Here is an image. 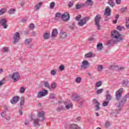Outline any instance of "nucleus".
Returning <instances> with one entry per match:
<instances>
[{
	"mask_svg": "<svg viewBox=\"0 0 129 129\" xmlns=\"http://www.w3.org/2000/svg\"><path fill=\"white\" fill-rule=\"evenodd\" d=\"M5 118L6 119V120H10L11 119V116H6L5 117Z\"/></svg>",
	"mask_w": 129,
	"mask_h": 129,
	"instance_id": "58",
	"label": "nucleus"
},
{
	"mask_svg": "<svg viewBox=\"0 0 129 129\" xmlns=\"http://www.w3.org/2000/svg\"><path fill=\"white\" fill-rule=\"evenodd\" d=\"M55 2H52L50 3V10H53V9H54V8H55Z\"/></svg>",
	"mask_w": 129,
	"mask_h": 129,
	"instance_id": "37",
	"label": "nucleus"
},
{
	"mask_svg": "<svg viewBox=\"0 0 129 129\" xmlns=\"http://www.w3.org/2000/svg\"><path fill=\"white\" fill-rule=\"evenodd\" d=\"M81 117L78 116L76 117V121H79V120H81Z\"/></svg>",
	"mask_w": 129,
	"mask_h": 129,
	"instance_id": "59",
	"label": "nucleus"
},
{
	"mask_svg": "<svg viewBox=\"0 0 129 129\" xmlns=\"http://www.w3.org/2000/svg\"><path fill=\"white\" fill-rule=\"evenodd\" d=\"M76 82L77 83H80V82H81V77H79L76 78Z\"/></svg>",
	"mask_w": 129,
	"mask_h": 129,
	"instance_id": "42",
	"label": "nucleus"
},
{
	"mask_svg": "<svg viewBox=\"0 0 129 129\" xmlns=\"http://www.w3.org/2000/svg\"><path fill=\"white\" fill-rule=\"evenodd\" d=\"M44 86L45 87H47V88H49V83L48 82H45Z\"/></svg>",
	"mask_w": 129,
	"mask_h": 129,
	"instance_id": "56",
	"label": "nucleus"
},
{
	"mask_svg": "<svg viewBox=\"0 0 129 129\" xmlns=\"http://www.w3.org/2000/svg\"><path fill=\"white\" fill-rule=\"evenodd\" d=\"M64 104L65 105V108L67 110L70 109V108H72V107H73V105L72 103L64 102Z\"/></svg>",
	"mask_w": 129,
	"mask_h": 129,
	"instance_id": "18",
	"label": "nucleus"
},
{
	"mask_svg": "<svg viewBox=\"0 0 129 129\" xmlns=\"http://www.w3.org/2000/svg\"><path fill=\"white\" fill-rule=\"evenodd\" d=\"M1 116L2 117H3L5 118V117L7 116V112L4 111L1 113Z\"/></svg>",
	"mask_w": 129,
	"mask_h": 129,
	"instance_id": "41",
	"label": "nucleus"
},
{
	"mask_svg": "<svg viewBox=\"0 0 129 129\" xmlns=\"http://www.w3.org/2000/svg\"><path fill=\"white\" fill-rule=\"evenodd\" d=\"M93 102L95 104H96V108L95 109V110H96L97 111H98L100 110V107H99V105H100V104L99 103L98 101L96 99H94L93 100Z\"/></svg>",
	"mask_w": 129,
	"mask_h": 129,
	"instance_id": "14",
	"label": "nucleus"
},
{
	"mask_svg": "<svg viewBox=\"0 0 129 129\" xmlns=\"http://www.w3.org/2000/svg\"><path fill=\"white\" fill-rule=\"evenodd\" d=\"M32 41H33L32 38H29L25 40L24 43L25 44V45H29V44H31V43H32Z\"/></svg>",
	"mask_w": 129,
	"mask_h": 129,
	"instance_id": "27",
	"label": "nucleus"
},
{
	"mask_svg": "<svg viewBox=\"0 0 129 129\" xmlns=\"http://www.w3.org/2000/svg\"><path fill=\"white\" fill-rule=\"evenodd\" d=\"M24 103H25V98L24 97H22L21 98V101H20L21 106H22V105H24Z\"/></svg>",
	"mask_w": 129,
	"mask_h": 129,
	"instance_id": "40",
	"label": "nucleus"
},
{
	"mask_svg": "<svg viewBox=\"0 0 129 129\" xmlns=\"http://www.w3.org/2000/svg\"><path fill=\"white\" fill-rule=\"evenodd\" d=\"M10 78H12V80H13V82H17L20 80L21 78V75L18 72H14L12 75H10L9 76Z\"/></svg>",
	"mask_w": 129,
	"mask_h": 129,
	"instance_id": "3",
	"label": "nucleus"
},
{
	"mask_svg": "<svg viewBox=\"0 0 129 129\" xmlns=\"http://www.w3.org/2000/svg\"><path fill=\"white\" fill-rule=\"evenodd\" d=\"M124 29L123 26H118L117 27V30H118L120 32L122 31V29Z\"/></svg>",
	"mask_w": 129,
	"mask_h": 129,
	"instance_id": "46",
	"label": "nucleus"
},
{
	"mask_svg": "<svg viewBox=\"0 0 129 129\" xmlns=\"http://www.w3.org/2000/svg\"><path fill=\"white\" fill-rule=\"evenodd\" d=\"M125 26H126V28L127 29H128L129 30V18H128V19L126 20Z\"/></svg>",
	"mask_w": 129,
	"mask_h": 129,
	"instance_id": "38",
	"label": "nucleus"
},
{
	"mask_svg": "<svg viewBox=\"0 0 129 129\" xmlns=\"http://www.w3.org/2000/svg\"><path fill=\"white\" fill-rule=\"evenodd\" d=\"M56 73H57V72H56V70H53L50 72V74L51 75H56Z\"/></svg>",
	"mask_w": 129,
	"mask_h": 129,
	"instance_id": "53",
	"label": "nucleus"
},
{
	"mask_svg": "<svg viewBox=\"0 0 129 129\" xmlns=\"http://www.w3.org/2000/svg\"><path fill=\"white\" fill-rule=\"evenodd\" d=\"M74 5V1L70 2L69 3V8H72L73 7V5Z\"/></svg>",
	"mask_w": 129,
	"mask_h": 129,
	"instance_id": "50",
	"label": "nucleus"
},
{
	"mask_svg": "<svg viewBox=\"0 0 129 129\" xmlns=\"http://www.w3.org/2000/svg\"><path fill=\"white\" fill-rule=\"evenodd\" d=\"M62 110H65V108H64V107H63V106H59L57 107V111L60 112L62 111Z\"/></svg>",
	"mask_w": 129,
	"mask_h": 129,
	"instance_id": "32",
	"label": "nucleus"
},
{
	"mask_svg": "<svg viewBox=\"0 0 129 129\" xmlns=\"http://www.w3.org/2000/svg\"><path fill=\"white\" fill-rule=\"evenodd\" d=\"M2 52H3L4 53H7V52H9V48L3 47Z\"/></svg>",
	"mask_w": 129,
	"mask_h": 129,
	"instance_id": "44",
	"label": "nucleus"
},
{
	"mask_svg": "<svg viewBox=\"0 0 129 129\" xmlns=\"http://www.w3.org/2000/svg\"><path fill=\"white\" fill-rule=\"evenodd\" d=\"M21 37H20V33L19 32H16L13 35V43L14 44H16V43H18Z\"/></svg>",
	"mask_w": 129,
	"mask_h": 129,
	"instance_id": "9",
	"label": "nucleus"
},
{
	"mask_svg": "<svg viewBox=\"0 0 129 129\" xmlns=\"http://www.w3.org/2000/svg\"><path fill=\"white\" fill-rule=\"evenodd\" d=\"M58 35V30L57 29H53L51 35L50 36V38L51 40H56V38H57V35Z\"/></svg>",
	"mask_w": 129,
	"mask_h": 129,
	"instance_id": "10",
	"label": "nucleus"
},
{
	"mask_svg": "<svg viewBox=\"0 0 129 129\" xmlns=\"http://www.w3.org/2000/svg\"><path fill=\"white\" fill-rule=\"evenodd\" d=\"M89 20H90V17H84L79 21L78 25L79 27H83L84 25H86V24H87V21H89Z\"/></svg>",
	"mask_w": 129,
	"mask_h": 129,
	"instance_id": "4",
	"label": "nucleus"
},
{
	"mask_svg": "<svg viewBox=\"0 0 129 129\" xmlns=\"http://www.w3.org/2000/svg\"><path fill=\"white\" fill-rule=\"evenodd\" d=\"M102 84V83L101 82V81H99L96 83V87H100Z\"/></svg>",
	"mask_w": 129,
	"mask_h": 129,
	"instance_id": "43",
	"label": "nucleus"
},
{
	"mask_svg": "<svg viewBox=\"0 0 129 129\" xmlns=\"http://www.w3.org/2000/svg\"><path fill=\"white\" fill-rule=\"evenodd\" d=\"M105 17H110L111 16V10L109 8V7H107L104 13Z\"/></svg>",
	"mask_w": 129,
	"mask_h": 129,
	"instance_id": "13",
	"label": "nucleus"
},
{
	"mask_svg": "<svg viewBox=\"0 0 129 129\" xmlns=\"http://www.w3.org/2000/svg\"><path fill=\"white\" fill-rule=\"evenodd\" d=\"M5 83L4 82V81H0V86H2V85H4V84Z\"/></svg>",
	"mask_w": 129,
	"mask_h": 129,
	"instance_id": "62",
	"label": "nucleus"
},
{
	"mask_svg": "<svg viewBox=\"0 0 129 129\" xmlns=\"http://www.w3.org/2000/svg\"><path fill=\"white\" fill-rule=\"evenodd\" d=\"M109 125H110V123L109 122H106L105 124V126H106V127H108Z\"/></svg>",
	"mask_w": 129,
	"mask_h": 129,
	"instance_id": "57",
	"label": "nucleus"
},
{
	"mask_svg": "<svg viewBox=\"0 0 129 129\" xmlns=\"http://www.w3.org/2000/svg\"><path fill=\"white\" fill-rule=\"evenodd\" d=\"M70 128L71 129H79V126H78V125H76L75 124H72L70 125Z\"/></svg>",
	"mask_w": 129,
	"mask_h": 129,
	"instance_id": "28",
	"label": "nucleus"
},
{
	"mask_svg": "<svg viewBox=\"0 0 129 129\" xmlns=\"http://www.w3.org/2000/svg\"><path fill=\"white\" fill-rule=\"evenodd\" d=\"M93 56V54L92 52H88L85 55V58H91Z\"/></svg>",
	"mask_w": 129,
	"mask_h": 129,
	"instance_id": "29",
	"label": "nucleus"
},
{
	"mask_svg": "<svg viewBox=\"0 0 129 129\" xmlns=\"http://www.w3.org/2000/svg\"><path fill=\"white\" fill-rule=\"evenodd\" d=\"M72 99L74 101H79L80 100V96L78 95H75L72 96Z\"/></svg>",
	"mask_w": 129,
	"mask_h": 129,
	"instance_id": "19",
	"label": "nucleus"
},
{
	"mask_svg": "<svg viewBox=\"0 0 129 129\" xmlns=\"http://www.w3.org/2000/svg\"><path fill=\"white\" fill-rule=\"evenodd\" d=\"M90 65V63L87 60H84L82 62V64L80 67L81 70H85L88 68L89 66Z\"/></svg>",
	"mask_w": 129,
	"mask_h": 129,
	"instance_id": "8",
	"label": "nucleus"
},
{
	"mask_svg": "<svg viewBox=\"0 0 129 129\" xmlns=\"http://www.w3.org/2000/svg\"><path fill=\"white\" fill-rule=\"evenodd\" d=\"M19 100H20V98L19 97V96H16L12 98V99L11 100V102L13 104H15V103H17V102L19 101Z\"/></svg>",
	"mask_w": 129,
	"mask_h": 129,
	"instance_id": "16",
	"label": "nucleus"
},
{
	"mask_svg": "<svg viewBox=\"0 0 129 129\" xmlns=\"http://www.w3.org/2000/svg\"><path fill=\"white\" fill-rule=\"evenodd\" d=\"M28 28L29 30H33L35 28V25L33 23H31L29 25Z\"/></svg>",
	"mask_w": 129,
	"mask_h": 129,
	"instance_id": "35",
	"label": "nucleus"
},
{
	"mask_svg": "<svg viewBox=\"0 0 129 129\" xmlns=\"http://www.w3.org/2000/svg\"><path fill=\"white\" fill-rule=\"evenodd\" d=\"M122 85L124 87V86H127L128 85V80H125L123 81L122 83Z\"/></svg>",
	"mask_w": 129,
	"mask_h": 129,
	"instance_id": "30",
	"label": "nucleus"
},
{
	"mask_svg": "<svg viewBox=\"0 0 129 129\" xmlns=\"http://www.w3.org/2000/svg\"><path fill=\"white\" fill-rule=\"evenodd\" d=\"M25 90H26V89H25L24 87H22L20 89L19 92L20 93H24V92H25Z\"/></svg>",
	"mask_w": 129,
	"mask_h": 129,
	"instance_id": "45",
	"label": "nucleus"
},
{
	"mask_svg": "<svg viewBox=\"0 0 129 129\" xmlns=\"http://www.w3.org/2000/svg\"><path fill=\"white\" fill-rule=\"evenodd\" d=\"M67 37V34H66V32L61 31L60 33V39H66Z\"/></svg>",
	"mask_w": 129,
	"mask_h": 129,
	"instance_id": "21",
	"label": "nucleus"
},
{
	"mask_svg": "<svg viewBox=\"0 0 129 129\" xmlns=\"http://www.w3.org/2000/svg\"><path fill=\"white\" fill-rule=\"evenodd\" d=\"M122 92H123V88H121L119 90H118L116 92L115 94V98L116 100H117V101H119L121 98V96L122 95Z\"/></svg>",
	"mask_w": 129,
	"mask_h": 129,
	"instance_id": "5",
	"label": "nucleus"
},
{
	"mask_svg": "<svg viewBox=\"0 0 129 129\" xmlns=\"http://www.w3.org/2000/svg\"><path fill=\"white\" fill-rule=\"evenodd\" d=\"M115 3L117 5H120L121 0H115Z\"/></svg>",
	"mask_w": 129,
	"mask_h": 129,
	"instance_id": "55",
	"label": "nucleus"
},
{
	"mask_svg": "<svg viewBox=\"0 0 129 129\" xmlns=\"http://www.w3.org/2000/svg\"><path fill=\"white\" fill-rule=\"evenodd\" d=\"M100 20H101V15L97 14L94 19L95 25L97 26V30H100V24H99Z\"/></svg>",
	"mask_w": 129,
	"mask_h": 129,
	"instance_id": "7",
	"label": "nucleus"
},
{
	"mask_svg": "<svg viewBox=\"0 0 129 129\" xmlns=\"http://www.w3.org/2000/svg\"><path fill=\"white\" fill-rule=\"evenodd\" d=\"M118 69H119V70H124V67H120Z\"/></svg>",
	"mask_w": 129,
	"mask_h": 129,
	"instance_id": "64",
	"label": "nucleus"
},
{
	"mask_svg": "<svg viewBox=\"0 0 129 129\" xmlns=\"http://www.w3.org/2000/svg\"><path fill=\"white\" fill-rule=\"evenodd\" d=\"M25 125H29V121L26 120L25 121Z\"/></svg>",
	"mask_w": 129,
	"mask_h": 129,
	"instance_id": "61",
	"label": "nucleus"
},
{
	"mask_svg": "<svg viewBox=\"0 0 129 129\" xmlns=\"http://www.w3.org/2000/svg\"><path fill=\"white\" fill-rule=\"evenodd\" d=\"M111 99H112V96H111V95H110L109 94H107V95L106 96L105 100H106L107 101H110V100H111Z\"/></svg>",
	"mask_w": 129,
	"mask_h": 129,
	"instance_id": "24",
	"label": "nucleus"
},
{
	"mask_svg": "<svg viewBox=\"0 0 129 129\" xmlns=\"http://www.w3.org/2000/svg\"><path fill=\"white\" fill-rule=\"evenodd\" d=\"M55 17L56 18H62V14H61V13L59 12L55 14Z\"/></svg>",
	"mask_w": 129,
	"mask_h": 129,
	"instance_id": "47",
	"label": "nucleus"
},
{
	"mask_svg": "<svg viewBox=\"0 0 129 129\" xmlns=\"http://www.w3.org/2000/svg\"><path fill=\"white\" fill-rule=\"evenodd\" d=\"M126 97H123L121 100L120 103H117L116 104L117 107H120L122 104H124V103H126Z\"/></svg>",
	"mask_w": 129,
	"mask_h": 129,
	"instance_id": "15",
	"label": "nucleus"
},
{
	"mask_svg": "<svg viewBox=\"0 0 129 129\" xmlns=\"http://www.w3.org/2000/svg\"><path fill=\"white\" fill-rule=\"evenodd\" d=\"M56 97V95L54 94H50L49 95V99H55Z\"/></svg>",
	"mask_w": 129,
	"mask_h": 129,
	"instance_id": "34",
	"label": "nucleus"
},
{
	"mask_svg": "<svg viewBox=\"0 0 129 129\" xmlns=\"http://www.w3.org/2000/svg\"><path fill=\"white\" fill-rule=\"evenodd\" d=\"M45 112L41 111L38 112L37 114V118L34 119V125L37 127L40 126V122L43 121L45 119Z\"/></svg>",
	"mask_w": 129,
	"mask_h": 129,
	"instance_id": "2",
	"label": "nucleus"
},
{
	"mask_svg": "<svg viewBox=\"0 0 129 129\" xmlns=\"http://www.w3.org/2000/svg\"><path fill=\"white\" fill-rule=\"evenodd\" d=\"M113 24H116V23H117V19L113 20Z\"/></svg>",
	"mask_w": 129,
	"mask_h": 129,
	"instance_id": "63",
	"label": "nucleus"
},
{
	"mask_svg": "<svg viewBox=\"0 0 129 129\" xmlns=\"http://www.w3.org/2000/svg\"><path fill=\"white\" fill-rule=\"evenodd\" d=\"M111 37L112 38V39L110 40L111 44L120 43V42H122L124 40V35L120 34L117 30H114L111 33Z\"/></svg>",
	"mask_w": 129,
	"mask_h": 129,
	"instance_id": "1",
	"label": "nucleus"
},
{
	"mask_svg": "<svg viewBox=\"0 0 129 129\" xmlns=\"http://www.w3.org/2000/svg\"><path fill=\"white\" fill-rule=\"evenodd\" d=\"M7 23L8 21L5 18H1L0 19V25L4 27V29H7L8 28V25H7Z\"/></svg>",
	"mask_w": 129,
	"mask_h": 129,
	"instance_id": "12",
	"label": "nucleus"
},
{
	"mask_svg": "<svg viewBox=\"0 0 129 129\" xmlns=\"http://www.w3.org/2000/svg\"><path fill=\"white\" fill-rule=\"evenodd\" d=\"M103 69V66L100 64L97 66V71H102Z\"/></svg>",
	"mask_w": 129,
	"mask_h": 129,
	"instance_id": "36",
	"label": "nucleus"
},
{
	"mask_svg": "<svg viewBox=\"0 0 129 129\" xmlns=\"http://www.w3.org/2000/svg\"><path fill=\"white\" fill-rule=\"evenodd\" d=\"M61 19L64 22H68L69 20H70V15L68 12H65L62 15Z\"/></svg>",
	"mask_w": 129,
	"mask_h": 129,
	"instance_id": "11",
	"label": "nucleus"
},
{
	"mask_svg": "<svg viewBox=\"0 0 129 129\" xmlns=\"http://www.w3.org/2000/svg\"><path fill=\"white\" fill-rule=\"evenodd\" d=\"M43 39L44 40H48L49 39V33H43Z\"/></svg>",
	"mask_w": 129,
	"mask_h": 129,
	"instance_id": "31",
	"label": "nucleus"
},
{
	"mask_svg": "<svg viewBox=\"0 0 129 129\" xmlns=\"http://www.w3.org/2000/svg\"><path fill=\"white\" fill-rule=\"evenodd\" d=\"M108 4L112 8H113V7L115 6V3H114V2L113 1V0H108Z\"/></svg>",
	"mask_w": 129,
	"mask_h": 129,
	"instance_id": "26",
	"label": "nucleus"
},
{
	"mask_svg": "<svg viewBox=\"0 0 129 129\" xmlns=\"http://www.w3.org/2000/svg\"><path fill=\"white\" fill-rule=\"evenodd\" d=\"M108 103H109V101L106 100V101L103 103V106H107V105H108Z\"/></svg>",
	"mask_w": 129,
	"mask_h": 129,
	"instance_id": "51",
	"label": "nucleus"
},
{
	"mask_svg": "<svg viewBox=\"0 0 129 129\" xmlns=\"http://www.w3.org/2000/svg\"><path fill=\"white\" fill-rule=\"evenodd\" d=\"M27 18H23V19H22V22H23V23H26V22H27Z\"/></svg>",
	"mask_w": 129,
	"mask_h": 129,
	"instance_id": "60",
	"label": "nucleus"
},
{
	"mask_svg": "<svg viewBox=\"0 0 129 129\" xmlns=\"http://www.w3.org/2000/svg\"><path fill=\"white\" fill-rule=\"evenodd\" d=\"M81 19V15H79L75 17L76 21H80V19Z\"/></svg>",
	"mask_w": 129,
	"mask_h": 129,
	"instance_id": "52",
	"label": "nucleus"
},
{
	"mask_svg": "<svg viewBox=\"0 0 129 129\" xmlns=\"http://www.w3.org/2000/svg\"><path fill=\"white\" fill-rule=\"evenodd\" d=\"M15 12H16V10L14 9H11L9 11H8V14L9 15H13L15 14Z\"/></svg>",
	"mask_w": 129,
	"mask_h": 129,
	"instance_id": "33",
	"label": "nucleus"
},
{
	"mask_svg": "<svg viewBox=\"0 0 129 129\" xmlns=\"http://www.w3.org/2000/svg\"><path fill=\"white\" fill-rule=\"evenodd\" d=\"M46 95H48V90L43 89L37 93L36 97L37 98H42V97H44V96H46Z\"/></svg>",
	"mask_w": 129,
	"mask_h": 129,
	"instance_id": "6",
	"label": "nucleus"
},
{
	"mask_svg": "<svg viewBox=\"0 0 129 129\" xmlns=\"http://www.w3.org/2000/svg\"><path fill=\"white\" fill-rule=\"evenodd\" d=\"M57 87V84L56 83L53 82L51 84L49 88V90L51 91L52 90H54Z\"/></svg>",
	"mask_w": 129,
	"mask_h": 129,
	"instance_id": "20",
	"label": "nucleus"
},
{
	"mask_svg": "<svg viewBox=\"0 0 129 129\" xmlns=\"http://www.w3.org/2000/svg\"><path fill=\"white\" fill-rule=\"evenodd\" d=\"M97 50L99 52H101L103 50V44H102V43L99 42L97 44Z\"/></svg>",
	"mask_w": 129,
	"mask_h": 129,
	"instance_id": "17",
	"label": "nucleus"
},
{
	"mask_svg": "<svg viewBox=\"0 0 129 129\" xmlns=\"http://www.w3.org/2000/svg\"><path fill=\"white\" fill-rule=\"evenodd\" d=\"M7 12H8V9H7L6 8H2L0 10V16H2V15L6 14V13H7Z\"/></svg>",
	"mask_w": 129,
	"mask_h": 129,
	"instance_id": "22",
	"label": "nucleus"
},
{
	"mask_svg": "<svg viewBox=\"0 0 129 129\" xmlns=\"http://www.w3.org/2000/svg\"><path fill=\"white\" fill-rule=\"evenodd\" d=\"M97 94H100L103 92V89H100L97 90Z\"/></svg>",
	"mask_w": 129,
	"mask_h": 129,
	"instance_id": "48",
	"label": "nucleus"
},
{
	"mask_svg": "<svg viewBox=\"0 0 129 129\" xmlns=\"http://www.w3.org/2000/svg\"><path fill=\"white\" fill-rule=\"evenodd\" d=\"M43 5V2L38 3L35 7V9L36 11H38V10L41 8V6Z\"/></svg>",
	"mask_w": 129,
	"mask_h": 129,
	"instance_id": "23",
	"label": "nucleus"
},
{
	"mask_svg": "<svg viewBox=\"0 0 129 129\" xmlns=\"http://www.w3.org/2000/svg\"><path fill=\"white\" fill-rule=\"evenodd\" d=\"M126 10H127V7L122 8L120 9V13L121 14H123V13H124V12H125V11H126Z\"/></svg>",
	"mask_w": 129,
	"mask_h": 129,
	"instance_id": "39",
	"label": "nucleus"
},
{
	"mask_svg": "<svg viewBox=\"0 0 129 129\" xmlns=\"http://www.w3.org/2000/svg\"><path fill=\"white\" fill-rule=\"evenodd\" d=\"M93 5V2L92 0H87L86 2L85 6L88 7V6H92Z\"/></svg>",
	"mask_w": 129,
	"mask_h": 129,
	"instance_id": "25",
	"label": "nucleus"
},
{
	"mask_svg": "<svg viewBox=\"0 0 129 129\" xmlns=\"http://www.w3.org/2000/svg\"><path fill=\"white\" fill-rule=\"evenodd\" d=\"M82 7H83V5H79V4H77L76 6V9L77 10H79L80 9H81V8H82Z\"/></svg>",
	"mask_w": 129,
	"mask_h": 129,
	"instance_id": "49",
	"label": "nucleus"
},
{
	"mask_svg": "<svg viewBox=\"0 0 129 129\" xmlns=\"http://www.w3.org/2000/svg\"><path fill=\"white\" fill-rule=\"evenodd\" d=\"M59 69L60 70H61V71H63V70H64V69H65V67H64L63 65H61L59 67Z\"/></svg>",
	"mask_w": 129,
	"mask_h": 129,
	"instance_id": "54",
	"label": "nucleus"
}]
</instances>
